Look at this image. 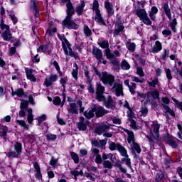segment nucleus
Wrapping results in <instances>:
<instances>
[{"label":"nucleus","instance_id":"6e6552de","mask_svg":"<svg viewBox=\"0 0 182 182\" xmlns=\"http://www.w3.org/2000/svg\"><path fill=\"white\" fill-rule=\"evenodd\" d=\"M0 26L3 31L4 29L6 30L1 34L3 39L4 41H11L12 39V34L11 33V31H9V26L4 24V20H1Z\"/></svg>","mask_w":182,"mask_h":182},{"label":"nucleus","instance_id":"e2e57ef3","mask_svg":"<svg viewBox=\"0 0 182 182\" xmlns=\"http://www.w3.org/2000/svg\"><path fill=\"white\" fill-rule=\"evenodd\" d=\"M136 73L140 76V77H143L144 76V72H143V68L140 67L136 68Z\"/></svg>","mask_w":182,"mask_h":182},{"label":"nucleus","instance_id":"f8f14e48","mask_svg":"<svg viewBox=\"0 0 182 182\" xmlns=\"http://www.w3.org/2000/svg\"><path fill=\"white\" fill-rule=\"evenodd\" d=\"M164 141H165L166 144H168L173 149L177 148V143L176 142V139L170 135H165L164 136Z\"/></svg>","mask_w":182,"mask_h":182},{"label":"nucleus","instance_id":"72a5a7b5","mask_svg":"<svg viewBox=\"0 0 182 182\" xmlns=\"http://www.w3.org/2000/svg\"><path fill=\"white\" fill-rule=\"evenodd\" d=\"M159 78L157 77H155L154 80H151V81H147L149 87H156V86L159 85Z\"/></svg>","mask_w":182,"mask_h":182},{"label":"nucleus","instance_id":"4468645a","mask_svg":"<svg viewBox=\"0 0 182 182\" xmlns=\"http://www.w3.org/2000/svg\"><path fill=\"white\" fill-rule=\"evenodd\" d=\"M124 132L128 134L127 141L129 144H132L133 143H136V139L134 138V133L133 131H129L127 129H123Z\"/></svg>","mask_w":182,"mask_h":182},{"label":"nucleus","instance_id":"7ed1b4c3","mask_svg":"<svg viewBox=\"0 0 182 182\" xmlns=\"http://www.w3.org/2000/svg\"><path fill=\"white\" fill-rule=\"evenodd\" d=\"M102 159L104 160L102 164L103 167L105 168H109V170L113 168V164L112 163H115L116 160H117L116 156L113 155L112 153L103 154Z\"/></svg>","mask_w":182,"mask_h":182},{"label":"nucleus","instance_id":"b1692460","mask_svg":"<svg viewBox=\"0 0 182 182\" xmlns=\"http://www.w3.org/2000/svg\"><path fill=\"white\" fill-rule=\"evenodd\" d=\"M159 12V9L156 6H153L149 11V18L151 21H156V14Z\"/></svg>","mask_w":182,"mask_h":182},{"label":"nucleus","instance_id":"423d86ee","mask_svg":"<svg viewBox=\"0 0 182 182\" xmlns=\"http://www.w3.org/2000/svg\"><path fill=\"white\" fill-rule=\"evenodd\" d=\"M136 15L139 18L140 21H141L145 25H147V26L151 25V20L149 18L147 11H146L144 9H136Z\"/></svg>","mask_w":182,"mask_h":182},{"label":"nucleus","instance_id":"a18cd8bd","mask_svg":"<svg viewBox=\"0 0 182 182\" xmlns=\"http://www.w3.org/2000/svg\"><path fill=\"white\" fill-rule=\"evenodd\" d=\"M129 122L131 123L130 127H132V129H133L134 130H139L140 127L137 126V124L136 123V121H134V119L130 118Z\"/></svg>","mask_w":182,"mask_h":182},{"label":"nucleus","instance_id":"cd10ccee","mask_svg":"<svg viewBox=\"0 0 182 182\" xmlns=\"http://www.w3.org/2000/svg\"><path fill=\"white\" fill-rule=\"evenodd\" d=\"M11 90H12V96H18V97H22V96L25 95V92L22 88H19L16 91H14L13 89H11Z\"/></svg>","mask_w":182,"mask_h":182},{"label":"nucleus","instance_id":"f704fd0d","mask_svg":"<svg viewBox=\"0 0 182 182\" xmlns=\"http://www.w3.org/2000/svg\"><path fill=\"white\" fill-rule=\"evenodd\" d=\"M170 26H171L173 32H174V33L177 32V28H176V26H177V18H173L171 21Z\"/></svg>","mask_w":182,"mask_h":182},{"label":"nucleus","instance_id":"412c9836","mask_svg":"<svg viewBox=\"0 0 182 182\" xmlns=\"http://www.w3.org/2000/svg\"><path fill=\"white\" fill-rule=\"evenodd\" d=\"M58 80V75L51 74L49 78H46L45 80L46 86H50L53 82H56Z\"/></svg>","mask_w":182,"mask_h":182},{"label":"nucleus","instance_id":"c756f323","mask_svg":"<svg viewBox=\"0 0 182 182\" xmlns=\"http://www.w3.org/2000/svg\"><path fill=\"white\" fill-rule=\"evenodd\" d=\"M85 8V1H81L80 5L76 7V12L78 16L83 14V9Z\"/></svg>","mask_w":182,"mask_h":182},{"label":"nucleus","instance_id":"f257e3e1","mask_svg":"<svg viewBox=\"0 0 182 182\" xmlns=\"http://www.w3.org/2000/svg\"><path fill=\"white\" fill-rule=\"evenodd\" d=\"M101 80L104 85H109L111 87V91L114 93L116 96L123 95V85L114 82V76L108 74L107 72L102 73Z\"/></svg>","mask_w":182,"mask_h":182},{"label":"nucleus","instance_id":"603ef678","mask_svg":"<svg viewBox=\"0 0 182 182\" xmlns=\"http://www.w3.org/2000/svg\"><path fill=\"white\" fill-rule=\"evenodd\" d=\"M128 87L132 95H134V93H136V83L131 82Z\"/></svg>","mask_w":182,"mask_h":182},{"label":"nucleus","instance_id":"0e129e2a","mask_svg":"<svg viewBox=\"0 0 182 182\" xmlns=\"http://www.w3.org/2000/svg\"><path fill=\"white\" fill-rule=\"evenodd\" d=\"M85 177H87V178H90V180H91V181H96V178H95V176H93V173H86Z\"/></svg>","mask_w":182,"mask_h":182},{"label":"nucleus","instance_id":"864d4df0","mask_svg":"<svg viewBox=\"0 0 182 182\" xmlns=\"http://www.w3.org/2000/svg\"><path fill=\"white\" fill-rule=\"evenodd\" d=\"M17 123L21 126L22 127H23V129H26V130H29V125H28L26 124V122H25V121L23 120H17L16 121Z\"/></svg>","mask_w":182,"mask_h":182},{"label":"nucleus","instance_id":"37998d69","mask_svg":"<svg viewBox=\"0 0 182 182\" xmlns=\"http://www.w3.org/2000/svg\"><path fill=\"white\" fill-rule=\"evenodd\" d=\"M121 68L123 70H129L130 69V64L126 60L122 62Z\"/></svg>","mask_w":182,"mask_h":182},{"label":"nucleus","instance_id":"bf43d9fd","mask_svg":"<svg viewBox=\"0 0 182 182\" xmlns=\"http://www.w3.org/2000/svg\"><path fill=\"white\" fill-rule=\"evenodd\" d=\"M77 126H78L79 130H82V132H85V130L87 129V126L83 122H79Z\"/></svg>","mask_w":182,"mask_h":182},{"label":"nucleus","instance_id":"3c124183","mask_svg":"<svg viewBox=\"0 0 182 182\" xmlns=\"http://www.w3.org/2000/svg\"><path fill=\"white\" fill-rule=\"evenodd\" d=\"M92 9L95 12V14H97V12H100V10H99V1H97V0L94 1Z\"/></svg>","mask_w":182,"mask_h":182},{"label":"nucleus","instance_id":"4c0bfd02","mask_svg":"<svg viewBox=\"0 0 182 182\" xmlns=\"http://www.w3.org/2000/svg\"><path fill=\"white\" fill-rule=\"evenodd\" d=\"M14 150L17 153L20 154L22 153V144L19 142H16L14 145Z\"/></svg>","mask_w":182,"mask_h":182},{"label":"nucleus","instance_id":"4d7b16f0","mask_svg":"<svg viewBox=\"0 0 182 182\" xmlns=\"http://www.w3.org/2000/svg\"><path fill=\"white\" fill-rule=\"evenodd\" d=\"M70 156H71V159L74 160V162L75 163V164H77V163H79V156H77V154L75 152H71Z\"/></svg>","mask_w":182,"mask_h":182},{"label":"nucleus","instance_id":"79ce46f5","mask_svg":"<svg viewBox=\"0 0 182 182\" xmlns=\"http://www.w3.org/2000/svg\"><path fill=\"white\" fill-rule=\"evenodd\" d=\"M126 46L130 52H134L136 50V44L134 43L127 42Z\"/></svg>","mask_w":182,"mask_h":182},{"label":"nucleus","instance_id":"5701e85b","mask_svg":"<svg viewBox=\"0 0 182 182\" xmlns=\"http://www.w3.org/2000/svg\"><path fill=\"white\" fill-rule=\"evenodd\" d=\"M162 48L161 43H160V41H156L151 49V52L152 53H158V52H160Z\"/></svg>","mask_w":182,"mask_h":182},{"label":"nucleus","instance_id":"c9c22d12","mask_svg":"<svg viewBox=\"0 0 182 182\" xmlns=\"http://www.w3.org/2000/svg\"><path fill=\"white\" fill-rule=\"evenodd\" d=\"M0 133L3 137H6V134H8V127L0 125Z\"/></svg>","mask_w":182,"mask_h":182},{"label":"nucleus","instance_id":"ea45409f","mask_svg":"<svg viewBox=\"0 0 182 182\" xmlns=\"http://www.w3.org/2000/svg\"><path fill=\"white\" fill-rule=\"evenodd\" d=\"M117 28L114 30V35H119V33H120V32L124 29V26L122 23H117Z\"/></svg>","mask_w":182,"mask_h":182},{"label":"nucleus","instance_id":"09e8293b","mask_svg":"<svg viewBox=\"0 0 182 182\" xmlns=\"http://www.w3.org/2000/svg\"><path fill=\"white\" fill-rule=\"evenodd\" d=\"M114 166L115 167H117V168H119L121 173H124V174H126V173H127V169L123 167V165H122V164L116 163Z\"/></svg>","mask_w":182,"mask_h":182},{"label":"nucleus","instance_id":"a19ab883","mask_svg":"<svg viewBox=\"0 0 182 182\" xmlns=\"http://www.w3.org/2000/svg\"><path fill=\"white\" fill-rule=\"evenodd\" d=\"M97 43L102 48V49H109V41L107 40H104L102 41L98 42Z\"/></svg>","mask_w":182,"mask_h":182},{"label":"nucleus","instance_id":"a211bd4d","mask_svg":"<svg viewBox=\"0 0 182 182\" xmlns=\"http://www.w3.org/2000/svg\"><path fill=\"white\" fill-rule=\"evenodd\" d=\"M69 114H79V109L76 106V103H70L68 107Z\"/></svg>","mask_w":182,"mask_h":182},{"label":"nucleus","instance_id":"2f4dec72","mask_svg":"<svg viewBox=\"0 0 182 182\" xmlns=\"http://www.w3.org/2000/svg\"><path fill=\"white\" fill-rule=\"evenodd\" d=\"M27 113H28V117H27L28 122L29 123V124H32V122H33V114H32L33 113L32 108H29L27 110Z\"/></svg>","mask_w":182,"mask_h":182},{"label":"nucleus","instance_id":"58836bf2","mask_svg":"<svg viewBox=\"0 0 182 182\" xmlns=\"http://www.w3.org/2000/svg\"><path fill=\"white\" fill-rule=\"evenodd\" d=\"M7 156H8V157H9V159H18V157H19V156H21V154L17 153L16 151H10L7 154Z\"/></svg>","mask_w":182,"mask_h":182},{"label":"nucleus","instance_id":"473e14b6","mask_svg":"<svg viewBox=\"0 0 182 182\" xmlns=\"http://www.w3.org/2000/svg\"><path fill=\"white\" fill-rule=\"evenodd\" d=\"M84 116L85 117H86L87 119H92V117H95V110L94 108H92V109H90V111H85L84 112Z\"/></svg>","mask_w":182,"mask_h":182},{"label":"nucleus","instance_id":"1a4fd4ad","mask_svg":"<svg viewBox=\"0 0 182 182\" xmlns=\"http://www.w3.org/2000/svg\"><path fill=\"white\" fill-rule=\"evenodd\" d=\"M105 55H106L107 58L112 63V65H114V66H117V65H119V63H120V62H119L116 59V55H114V54L112 53V52L110 51V49H109V48L105 49Z\"/></svg>","mask_w":182,"mask_h":182},{"label":"nucleus","instance_id":"e433bc0d","mask_svg":"<svg viewBox=\"0 0 182 182\" xmlns=\"http://www.w3.org/2000/svg\"><path fill=\"white\" fill-rule=\"evenodd\" d=\"M161 106L164 107V110L166 111V113H169L171 116H175L174 111L171 110L170 107H168L166 104H161Z\"/></svg>","mask_w":182,"mask_h":182},{"label":"nucleus","instance_id":"de8ad7c7","mask_svg":"<svg viewBox=\"0 0 182 182\" xmlns=\"http://www.w3.org/2000/svg\"><path fill=\"white\" fill-rule=\"evenodd\" d=\"M165 73L168 79V82L170 83L173 79V76L171 75V70L169 68H165Z\"/></svg>","mask_w":182,"mask_h":182},{"label":"nucleus","instance_id":"39448f33","mask_svg":"<svg viewBox=\"0 0 182 182\" xmlns=\"http://www.w3.org/2000/svg\"><path fill=\"white\" fill-rule=\"evenodd\" d=\"M60 39L62 41L63 49L64 50L65 55H67L68 56H71L75 59H77L79 58V55L73 53V51L72 50V48L70 47V43H69L68 39H66L65 37H63Z\"/></svg>","mask_w":182,"mask_h":182},{"label":"nucleus","instance_id":"dca6fc26","mask_svg":"<svg viewBox=\"0 0 182 182\" xmlns=\"http://www.w3.org/2000/svg\"><path fill=\"white\" fill-rule=\"evenodd\" d=\"M92 55L99 60V62H102V59H103V53L102 50L94 47L92 50Z\"/></svg>","mask_w":182,"mask_h":182},{"label":"nucleus","instance_id":"aec40b11","mask_svg":"<svg viewBox=\"0 0 182 182\" xmlns=\"http://www.w3.org/2000/svg\"><path fill=\"white\" fill-rule=\"evenodd\" d=\"M31 6L36 18H39V9H38V3L36 0H31Z\"/></svg>","mask_w":182,"mask_h":182},{"label":"nucleus","instance_id":"bb28decb","mask_svg":"<svg viewBox=\"0 0 182 182\" xmlns=\"http://www.w3.org/2000/svg\"><path fill=\"white\" fill-rule=\"evenodd\" d=\"M119 153L121 154L122 157H124L125 156L129 155L127 154V149L124 148V146H122V144H119L117 149Z\"/></svg>","mask_w":182,"mask_h":182},{"label":"nucleus","instance_id":"7c9ffc66","mask_svg":"<svg viewBox=\"0 0 182 182\" xmlns=\"http://www.w3.org/2000/svg\"><path fill=\"white\" fill-rule=\"evenodd\" d=\"M109 144V149L111 150V151H114V150H117L119 149V146H120V144H116L112 141H109L108 142Z\"/></svg>","mask_w":182,"mask_h":182},{"label":"nucleus","instance_id":"6e6d98bb","mask_svg":"<svg viewBox=\"0 0 182 182\" xmlns=\"http://www.w3.org/2000/svg\"><path fill=\"white\" fill-rule=\"evenodd\" d=\"M151 96H152L154 99H160V92H159V90H154L151 92Z\"/></svg>","mask_w":182,"mask_h":182},{"label":"nucleus","instance_id":"8fccbe9b","mask_svg":"<svg viewBox=\"0 0 182 182\" xmlns=\"http://www.w3.org/2000/svg\"><path fill=\"white\" fill-rule=\"evenodd\" d=\"M46 139H47L48 141H55V140H56V139H58V136L55 134H48L46 135Z\"/></svg>","mask_w":182,"mask_h":182},{"label":"nucleus","instance_id":"9b49d317","mask_svg":"<svg viewBox=\"0 0 182 182\" xmlns=\"http://www.w3.org/2000/svg\"><path fill=\"white\" fill-rule=\"evenodd\" d=\"M94 112L96 117H103L105 114H107L109 113V112L102 106L95 107Z\"/></svg>","mask_w":182,"mask_h":182},{"label":"nucleus","instance_id":"f3484780","mask_svg":"<svg viewBox=\"0 0 182 182\" xmlns=\"http://www.w3.org/2000/svg\"><path fill=\"white\" fill-rule=\"evenodd\" d=\"M105 8L107 9L108 16H113L114 15V10L113 9V4L110 1H107L105 2Z\"/></svg>","mask_w":182,"mask_h":182},{"label":"nucleus","instance_id":"052dcab7","mask_svg":"<svg viewBox=\"0 0 182 182\" xmlns=\"http://www.w3.org/2000/svg\"><path fill=\"white\" fill-rule=\"evenodd\" d=\"M61 100L59 97H55L53 101V105L55 106H60Z\"/></svg>","mask_w":182,"mask_h":182},{"label":"nucleus","instance_id":"2eb2a0df","mask_svg":"<svg viewBox=\"0 0 182 182\" xmlns=\"http://www.w3.org/2000/svg\"><path fill=\"white\" fill-rule=\"evenodd\" d=\"M25 70L27 79L31 80V82H36V77H35V75H33V72H35V70L29 68H26Z\"/></svg>","mask_w":182,"mask_h":182},{"label":"nucleus","instance_id":"ddd939ff","mask_svg":"<svg viewBox=\"0 0 182 182\" xmlns=\"http://www.w3.org/2000/svg\"><path fill=\"white\" fill-rule=\"evenodd\" d=\"M107 130H110V127L106 124H101L95 129V133H97L99 136H102L103 133H106Z\"/></svg>","mask_w":182,"mask_h":182},{"label":"nucleus","instance_id":"c03bdc74","mask_svg":"<svg viewBox=\"0 0 182 182\" xmlns=\"http://www.w3.org/2000/svg\"><path fill=\"white\" fill-rule=\"evenodd\" d=\"M79 67L77 66V64H75V69L73 70L72 72V76L73 77H74V79H75V80H77L78 77H77V75L79 73Z\"/></svg>","mask_w":182,"mask_h":182},{"label":"nucleus","instance_id":"49530a36","mask_svg":"<svg viewBox=\"0 0 182 182\" xmlns=\"http://www.w3.org/2000/svg\"><path fill=\"white\" fill-rule=\"evenodd\" d=\"M29 102L27 100H22L21 102L20 108L23 110H27Z\"/></svg>","mask_w":182,"mask_h":182},{"label":"nucleus","instance_id":"9d476101","mask_svg":"<svg viewBox=\"0 0 182 182\" xmlns=\"http://www.w3.org/2000/svg\"><path fill=\"white\" fill-rule=\"evenodd\" d=\"M100 102H103L107 109H112V110H113L114 109H116V104L114 103V101H113L112 96H108L107 100H106V97H105V100L100 101Z\"/></svg>","mask_w":182,"mask_h":182},{"label":"nucleus","instance_id":"69168bd1","mask_svg":"<svg viewBox=\"0 0 182 182\" xmlns=\"http://www.w3.org/2000/svg\"><path fill=\"white\" fill-rule=\"evenodd\" d=\"M102 156L100 154H97L95 156V163L97 164H102Z\"/></svg>","mask_w":182,"mask_h":182},{"label":"nucleus","instance_id":"5fc2aeb1","mask_svg":"<svg viewBox=\"0 0 182 182\" xmlns=\"http://www.w3.org/2000/svg\"><path fill=\"white\" fill-rule=\"evenodd\" d=\"M46 52L49 50V44H46L44 46H41L39 47V48L37 49V52Z\"/></svg>","mask_w":182,"mask_h":182},{"label":"nucleus","instance_id":"0eeeda50","mask_svg":"<svg viewBox=\"0 0 182 182\" xmlns=\"http://www.w3.org/2000/svg\"><path fill=\"white\" fill-rule=\"evenodd\" d=\"M105 86L102 85V83H96V97L95 99L98 102H105Z\"/></svg>","mask_w":182,"mask_h":182},{"label":"nucleus","instance_id":"20e7f679","mask_svg":"<svg viewBox=\"0 0 182 182\" xmlns=\"http://www.w3.org/2000/svg\"><path fill=\"white\" fill-rule=\"evenodd\" d=\"M152 127V136L151 137L147 136V139L149 141V144H151V146H154V144L160 140V134L159 133V130H160V124H154Z\"/></svg>","mask_w":182,"mask_h":182},{"label":"nucleus","instance_id":"c85d7f7f","mask_svg":"<svg viewBox=\"0 0 182 182\" xmlns=\"http://www.w3.org/2000/svg\"><path fill=\"white\" fill-rule=\"evenodd\" d=\"M164 9L166 16L168 19L171 20V11H170V7L168 6V4L165 3L164 4Z\"/></svg>","mask_w":182,"mask_h":182},{"label":"nucleus","instance_id":"680f3d73","mask_svg":"<svg viewBox=\"0 0 182 182\" xmlns=\"http://www.w3.org/2000/svg\"><path fill=\"white\" fill-rule=\"evenodd\" d=\"M141 113L144 116V117H146V116H147V113H149V109L146 107H142L141 109Z\"/></svg>","mask_w":182,"mask_h":182},{"label":"nucleus","instance_id":"393cba45","mask_svg":"<svg viewBox=\"0 0 182 182\" xmlns=\"http://www.w3.org/2000/svg\"><path fill=\"white\" fill-rule=\"evenodd\" d=\"M130 145H131V149L132 150V151H134V150L135 151H136L138 154H140V153H141V148L140 147V145H139V144H137L136 142H134Z\"/></svg>","mask_w":182,"mask_h":182},{"label":"nucleus","instance_id":"f03ea898","mask_svg":"<svg viewBox=\"0 0 182 182\" xmlns=\"http://www.w3.org/2000/svg\"><path fill=\"white\" fill-rule=\"evenodd\" d=\"M61 2H67L66 4V14L67 16L65 18L63 21V28H67V29H78L79 25L75 23L73 20H72V16L75 15V8L70 0H61Z\"/></svg>","mask_w":182,"mask_h":182},{"label":"nucleus","instance_id":"a878e982","mask_svg":"<svg viewBox=\"0 0 182 182\" xmlns=\"http://www.w3.org/2000/svg\"><path fill=\"white\" fill-rule=\"evenodd\" d=\"M83 33L86 38H90V36H92V30H90L89 26L86 24L83 26Z\"/></svg>","mask_w":182,"mask_h":182},{"label":"nucleus","instance_id":"4be33fe9","mask_svg":"<svg viewBox=\"0 0 182 182\" xmlns=\"http://www.w3.org/2000/svg\"><path fill=\"white\" fill-rule=\"evenodd\" d=\"M124 158L122 159V163H124L132 171V173H134V171L133 170V168L132 167V161L129 158V155H126L125 156H123Z\"/></svg>","mask_w":182,"mask_h":182},{"label":"nucleus","instance_id":"13d9d810","mask_svg":"<svg viewBox=\"0 0 182 182\" xmlns=\"http://www.w3.org/2000/svg\"><path fill=\"white\" fill-rule=\"evenodd\" d=\"M85 76L87 79V83H92V77H90V73H89V70H85Z\"/></svg>","mask_w":182,"mask_h":182},{"label":"nucleus","instance_id":"6ab92c4d","mask_svg":"<svg viewBox=\"0 0 182 182\" xmlns=\"http://www.w3.org/2000/svg\"><path fill=\"white\" fill-rule=\"evenodd\" d=\"M95 21L101 25V26H106V22H105V19L102 17V14L100 12L95 13Z\"/></svg>","mask_w":182,"mask_h":182},{"label":"nucleus","instance_id":"774afa93","mask_svg":"<svg viewBox=\"0 0 182 182\" xmlns=\"http://www.w3.org/2000/svg\"><path fill=\"white\" fill-rule=\"evenodd\" d=\"M162 35H166V36H168L171 35V31H170V29H168V28L164 29L162 31Z\"/></svg>","mask_w":182,"mask_h":182},{"label":"nucleus","instance_id":"338daca9","mask_svg":"<svg viewBox=\"0 0 182 182\" xmlns=\"http://www.w3.org/2000/svg\"><path fill=\"white\" fill-rule=\"evenodd\" d=\"M46 120V115H42L41 117L38 118V126L41 125V123L45 122Z\"/></svg>","mask_w":182,"mask_h":182}]
</instances>
